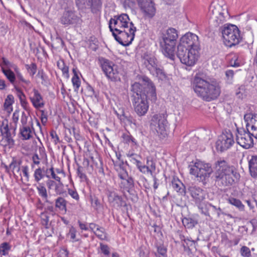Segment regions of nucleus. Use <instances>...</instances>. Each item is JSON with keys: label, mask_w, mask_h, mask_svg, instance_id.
<instances>
[{"label": "nucleus", "mask_w": 257, "mask_h": 257, "mask_svg": "<svg viewBox=\"0 0 257 257\" xmlns=\"http://www.w3.org/2000/svg\"><path fill=\"white\" fill-rule=\"evenodd\" d=\"M144 85L136 82L132 85L131 99L135 112L139 116L147 113L149 105L148 100L155 102L157 98L156 87L148 77L143 78Z\"/></svg>", "instance_id": "obj_1"}, {"label": "nucleus", "mask_w": 257, "mask_h": 257, "mask_svg": "<svg viewBox=\"0 0 257 257\" xmlns=\"http://www.w3.org/2000/svg\"><path fill=\"white\" fill-rule=\"evenodd\" d=\"M192 87L197 95L207 102L216 99L221 93L218 82L215 80L209 81L198 76L194 77Z\"/></svg>", "instance_id": "obj_2"}, {"label": "nucleus", "mask_w": 257, "mask_h": 257, "mask_svg": "<svg viewBox=\"0 0 257 257\" xmlns=\"http://www.w3.org/2000/svg\"><path fill=\"white\" fill-rule=\"evenodd\" d=\"M216 181L222 186H227L232 185L240 178L239 174L233 166L223 158H219L214 164Z\"/></svg>", "instance_id": "obj_3"}, {"label": "nucleus", "mask_w": 257, "mask_h": 257, "mask_svg": "<svg viewBox=\"0 0 257 257\" xmlns=\"http://www.w3.org/2000/svg\"><path fill=\"white\" fill-rule=\"evenodd\" d=\"M178 35L177 30L174 28H169L163 34L160 45L165 55L172 60L175 57V47Z\"/></svg>", "instance_id": "obj_4"}, {"label": "nucleus", "mask_w": 257, "mask_h": 257, "mask_svg": "<svg viewBox=\"0 0 257 257\" xmlns=\"http://www.w3.org/2000/svg\"><path fill=\"white\" fill-rule=\"evenodd\" d=\"M224 44L232 47L239 44L241 40L240 31L234 25L225 24L220 28Z\"/></svg>", "instance_id": "obj_5"}, {"label": "nucleus", "mask_w": 257, "mask_h": 257, "mask_svg": "<svg viewBox=\"0 0 257 257\" xmlns=\"http://www.w3.org/2000/svg\"><path fill=\"white\" fill-rule=\"evenodd\" d=\"M125 28L120 30L117 33L113 32V36L115 40L123 46H128L134 40L136 28L132 22H130Z\"/></svg>", "instance_id": "obj_6"}, {"label": "nucleus", "mask_w": 257, "mask_h": 257, "mask_svg": "<svg viewBox=\"0 0 257 257\" xmlns=\"http://www.w3.org/2000/svg\"><path fill=\"white\" fill-rule=\"evenodd\" d=\"M143 64L153 76L164 80L166 76L157 59L153 56L147 55L143 59Z\"/></svg>", "instance_id": "obj_7"}, {"label": "nucleus", "mask_w": 257, "mask_h": 257, "mask_svg": "<svg viewBox=\"0 0 257 257\" xmlns=\"http://www.w3.org/2000/svg\"><path fill=\"white\" fill-rule=\"evenodd\" d=\"M177 56L180 61L188 66L194 65L198 59L199 51L196 49H190L181 46H178Z\"/></svg>", "instance_id": "obj_8"}, {"label": "nucleus", "mask_w": 257, "mask_h": 257, "mask_svg": "<svg viewBox=\"0 0 257 257\" xmlns=\"http://www.w3.org/2000/svg\"><path fill=\"white\" fill-rule=\"evenodd\" d=\"M190 173L199 178L200 181H203L210 177L212 172V169L210 164L198 161L194 165L189 166Z\"/></svg>", "instance_id": "obj_9"}, {"label": "nucleus", "mask_w": 257, "mask_h": 257, "mask_svg": "<svg viewBox=\"0 0 257 257\" xmlns=\"http://www.w3.org/2000/svg\"><path fill=\"white\" fill-rule=\"evenodd\" d=\"M167 114L166 112L156 114L153 116L151 120V126L154 128L158 135L165 137L166 135V127L168 121Z\"/></svg>", "instance_id": "obj_10"}, {"label": "nucleus", "mask_w": 257, "mask_h": 257, "mask_svg": "<svg viewBox=\"0 0 257 257\" xmlns=\"http://www.w3.org/2000/svg\"><path fill=\"white\" fill-rule=\"evenodd\" d=\"M98 61L107 78L112 81H116L118 77L117 66L113 62L103 57L99 58Z\"/></svg>", "instance_id": "obj_11"}, {"label": "nucleus", "mask_w": 257, "mask_h": 257, "mask_svg": "<svg viewBox=\"0 0 257 257\" xmlns=\"http://www.w3.org/2000/svg\"><path fill=\"white\" fill-rule=\"evenodd\" d=\"M234 143L233 135L228 130L225 131L218 137L216 142V148L218 151L223 152L229 149Z\"/></svg>", "instance_id": "obj_12"}, {"label": "nucleus", "mask_w": 257, "mask_h": 257, "mask_svg": "<svg viewBox=\"0 0 257 257\" xmlns=\"http://www.w3.org/2000/svg\"><path fill=\"white\" fill-rule=\"evenodd\" d=\"M236 140L239 145L245 149L251 148L253 146V140L248 130L244 128H237Z\"/></svg>", "instance_id": "obj_13"}, {"label": "nucleus", "mask_w": 257, "mask_h": 257, "mask_svg": "<svg viewBox=\"0 0 257 257\" xmlns=\"http://www.w3.org/2000/svg\"><path fill=\"white\" fill-rule=\"evenodd\" d=\"M130 19L127 14H122L120 15L114 16L111 18L109 22V28L113 34V32L117 33L120 30L125 28L130 22Z\"/></svg>", "instance_id": "obj_14"}, {"label": "nucleus", "mask_w": 257, "mask_h": 257, "mask_svg": "<svg viewBox=\"0 0 257 257\" xmlns=\"http://www.w3.org/2000/svg\"><path fill=\"white\" fill-rule=\"evenodd\" d=\"M178 46H181L186 48H190V49H195L197 51L200 49V43L198 36L191 33H187L182 36Z\"/></svg>", "instance_id": "obj_15"}, {"label": "nucleus", "mask_w": 257, "mask_h": 257, "mask_svg": "<svg viewBox=\"0 0 257 257\" xmlns=\"http://www.w3.org/2000/svg\"><path fill=\"white\" fill-rule=\"evenodd\" d=\"M75 4L78 9L83 11L91 9L93 13L101 7L100 0H75Z\"/></svg>", "instance_id": "obj_16"}, {"label": "nucleus", "mask_w": 257, "mask_h": 257, "mask_svg": "<svg viewBox=\"0 0 257 257\" xmlns=\"http://www.w3.org/2000/svg\"><path fill=\"white\" fill-rule=\"evenodd\" d=\"M222 7L219 4L213 5L211 4L209 9V14L212 19H215L216 23V26H219L220 24H222L225 21V17L223 16Z\"/></svg>", "instance_id": "obj_17"}, {"label": "nucleus", "mask_w": 257, "mask_h": 257, "mask_svg": "<svg viewBox=\"0 0 257 257\" xmlns=\"http://www.w3.org/2000/svg\"><path fill=\"white\" fill-rule=\"evenodd\" d=\"M16 129V127L14 128L13 133L12 134L8 123L5 124L4 122H3L1 126V132L3 137L4 142H6L5 145L8 146L9 148H13L15 145V141L13 137L15 136Z\"/></svg>", "instance_id": "obj_18"}, {"label": "nucleus", "mask_w": 257, "mask_h": 257, "mask_svg": "<svg viewBox=\"0 0 257 257\" xmlns=\"http://www.w3.org/2000/svg\"><path fill=\"white\" fill-rule=\"evenodd\" d=\"M81 21L75 12L71 10L65 11L60 18L61 23L65 26L80 24Z\"/></svg>", "instance_id": "obj_19"}, {"label": "nucleus", "mask_w": 257, "mask_h": 257, "mask_svg": "<svg viewBox=\"0 0 257 257\" xmlns=\"http://www.w3.org/2000/svg\"><path fill=\"white\" fill-rule=\"evenodd\" d=\"M143 10L145 16L148 18H152L156 13L154 3L152 0H147L139 5Z\"/></svg>", "instance_id": "obj_20"}, {"label": "nucleus", "mask_w": 257, "mask_h": 257, "mask_svg": "<svg viewBox=\"0 0 257 257\" xmlns=\"http://www.w3.org/2000/svg\"><path fill=\"white\" fill-rule=\"evenodd\" d=\"M189 190L195 204L203 201L205 199L204 192L200 188L196 186H191L189 187Z\"/></svg>", "instance_id": "obj_21"}, {"label": "nucleus", "mask_w": 257, "mask_h": 257, "mask_svg": "<svg viewBox=\"0 0 257 257\" xmlns=\"http://www.w3.org/2000/svg\"><path fill=\"white\" fill-rule=\"evenodd\" d=\"M34 95L33 96H30V99L36 108H42L44 105L43 99L42 95L39 93L38 90L34 88L33 90Z\"/></svg>", "instance_id": "obj_22"}, {"label": "nucleus", "mask_w": 257, "mask_h": 257, "mask_svg": "<svg viewBox=\"0 0 257 257\" xmlns=\"http://www.w3.org/2000/svg\"><path fill=\"white\" fill-rule=\"evenodd\" d=\"M115 170L118 173V176L121 179H126L128 177V173L124 167L123 161H115L114 163Z\"/></svg>", "instance_id": "obj_23"}, {"label": "nucleus", "mask_w": 257, "mask_h": 257, "mask_svg": "<svg viewBox=\"0 0 257 257\" xmlns=\"http://www.w3.org/2000/svg\"><path fill=\"white\" fill-rule=\"evenodd\" d=\"M108 199L110 203H113L117 206H121L123 205V201L122 197L114 191H110L108 194Z\"/></svg>", "instance_id": "obj_24"}, {"label": "nucleus", "mask_w": 257, "mask_h": 257, "mask_svg": "<svg viewBox=\"0 0 257 257\" xmlns=\"http://www.w3.org/2000/svg\"><path fill=\"white\" fill-rule=\"evenodd\" d=\"M173 188L182 195L185 194V187L178 178L173 177L172 180Z\"/></svg>", "instance_id": "obj_25"}, {"label": "nucleus", "mask_w": 257, "mask_h": 257, "mask_svg": "<svg viewBox=\"0 0 257 257\" xmlns=\"http://www.w3.org/2000/svg\"><path fill=\"white\" fill-rule=\"evenodd\" d=\"M33 123L31 122L32 128L29 126H22L20 127V134L23 140H30L33 137Z\"/></svg>", "instance_id": "obj_26"}, {"label": "nucleus", "mask_w": 257, "mask_h": 257, "mask_svg": "<svg viewBox=\"0 0 257 257\" xmlns=\"http://www.w3.org/2000/svg\"><path fill=\"white\" fill-rule=\"evenodd\" d=\"M249 170L251 176L257 178V156H253L248 162Z\"/></svg>", "instance_id": "obj_27"}, {"label": "nucleus", "mask_w": 257, "mask_h": 257, "mask_svg": "<svg viewBox=\"0 0 257 257\" xmlns=\"http://www.w3.org/2000/svg\"><path fill=\"white\" fill-rule=\"evenodd\" d=\"M196 205L202 214L211 218L209 210L211 208V204L202 201Z\"/></svg>", "instance_id": "obj_28"}, {"label": "nucleus", "mask_w": 257, "mask_h": 257, "mask_svg": "<svg viewBox=\"0 0 257 257\" xmlns=\"http://www.w3.org/2000/svg\"><path fill=\"white\" fill-rule=\"evenodd\" d=\"M21 163L22 161L21 160L17 161L13 159V161L10 164V168L12 170V172L15 177H17L16 175V173L19 174L20 176L22 177L21 173H20ZM21 180H22V177H21Z\"/></svg>", "instance_id": "obj_29"}, {"label": "nucleus", "mask_w": 257, "mask_h": 257, "mask_svg": "<svg viewBox=\"0 0 257 257\" xmlns=\"http://www.w3.org/2000/svg\"><path fill=\"white\" fill-rule=\"evenodd\" d=\"M256 114H254L251 113L245 114L244 115V120L246 123L245 127L247 130H248V127L252 124H253L254 122H257L256 119Z\"/></svg>", "instance_id": "obj_30"}, {"label": "nucleus", "mask_w": 257, "mask_h": 257, "mask_svg": "<svg viewBox=\"0 0 257 257\" xmlns=\"http://www.w3.org/2000/svg\"><path fill=\"white\" fill-rule=\"evenodd\" d=\"M39 151L40 153L39 155L37 153H35L32 157L33 163L37 165L40 164V161L42 160L44 157H47L44 148H40Z\"/></svg>", "instance_id": "obj_31"}, {"label": "nucleus", "mask_w": 257, "mask_h": 257, "mask_svg": "<svg viewBox=\"0 0 257 257\" xmlns=\"http://www.w3.org/2000/svg\"><path fill=\"white\" fill-rule=\"evenodd\" d=\"M73 73L74 74L72 78V82L74 87V91H77L80 86L81 81L78 74V71L76 68H73Z\"/></svg>", "instance_id": "obj_32"}, {"label": "nucleus", "mask_w": 257, "mask_h": 257, "mask_svg": "<svg viewBox=\"0 0 257 257\" xmlns=\"http://www.w3.org/2000/svg\"><path fill=\"white\" fill-rule=\"evenodd\" d=\"M66 204L67 201L61 197H59L55 200V207L65 212L67 211Z\"/></svg>", "instance_id": "obj_33"}, {"label": "nucleus", "mask_w": 257, "mask_h": 257, "mask_svg": "<svg viewBox=\"0 0 257 257\" xmlns=\"http://www.w3.org/2000/svg\"><path fill=\"white\" fill-rule=\"evenodd\" d=\"M4 74L13 84H14L16 80V76L15 73L11 70V69H5L4 67L2 68V71Z\"/></svg>", "instance_id": "obj_34"}, {"label": "nucleus", "mask_w": 257, "mask_h": 257, "mask_svg": "<svg viewBox=\"0 0 257 257\" xmlns=\"http://www.w3.org/2000/svg\"><path fill=\"white\" fill-rule=\"evenodd\" d=\"M227 202L229 204L235 206L239 210H244V205L242 203L240 200L233 197H229L227 199Z\"/></svg>", "instance_id": "obj_35"}, {"label": "nucleus", "mask_w": 257, "mask_h": 257, "mask_svg": "<svg viewBox=\"0 0 257 257\" xmlns=\"http://www.w3.org/2000/svg\"><path fill=\"white\" fill-rule=\"evenodd\" d=\"M182 221L184 226L187 228H192L198 223L196 220L191 217H184Z\"/></svg>", "instance_id": "obj_36"}, {"label": "nucleus", "mask_w": 257, "mask_h": 257, "mask_svg": "<svg viewBox=\"0 0 257 257\" xmlns=\"http://www.w3.org/2000/svg\"><path fill=\"white\" fill-rule=\"evenodd\" d=\"M37 189L39 195L43 198L46 202L49 203L48 200V194L46 187L43 184H39L38 186H37Z\"/></svg>", "instance_id": "obj_37"}, {"label": "nucleus", "mask_w": 257, "mask_h": 257, "mask_svg": "<svg viewBox=\"0 0 257 257\" xmlns=\"http://www.w3.org/2000/svg\"><path fill=\"white\" fill-rule=\"evenodd\" d=\"M57 66L63 73V75L66 78L69 77V68L66 66L63 61H58L57 62Z\"/></svg>", "instance_id": "obj_38"}, {"label": "nucleus", "mask_w": 257, "mask_h": 257, "mask_svg": "<svg viewBox=\"0 0 257 257\" xmlns=\"http://www.w3.org/2000/svg\"><path fill=\"white\" fill-rule=\"evenodd\" d=\"M95 235L101 240H105L107 239V233L105 229L101 226L98 227L94 232Z\"/></svg>", "instance_id": "obj_39"}, {"label": "nucleus", "mask_w": 257, "mask_h": 257, "mask_svg": "<svg viewBox=\"0 0 257 257\" xmlns=\"http://www.w3.org/2000/svg\"><path fill=\"white\" fill-rule=\"evenodd\" d=\"M127 156L130 158V161L136 164L137 167L142 163L140 161L141 157L139 155L129 153L127 154Z\"/></svg>", "instance_id": "obj_40"}, {"label": "nucleus", "mask_w": 257, "mask_h": 257, "mask_svg": "<svg viewBox=\"0 0 257 257\" xmlns=\"http://www.w3.org/2000/svg\"><path fill=\"white\" fill-rule=\"evenodd\" d=\"M120 119L122 121L127 122L129 124L134 123L135 120L133 117L129 114L125 113L123 111H122V114L120 115Z\"/></svg>", "instance_id": "obj_41"}, {"label": "nucleus", "mask_w": 257, "mask_h": 257, "mask_svg": "<svg viewBox=\"0 0 257 257\" xmlns=\"http://www.w3.org/2000/svg\"><path fill=\"white\" fill-rule=\"evenodd\" d=\"M11 249V246L9 243L3 242L0 245V254L3 255L8 254V252Z\"/></svg>", "instance_id": "obj_42"}, {"label": "nucleus", "mask_w": 257, "mask_h": 257, "mask_svg": "<svg viewBox=\"0 0 257 257\" xmlns=\"http://www.w3.org/2000/svg\"><path fill=\"white\" fill-rule=\"evenodd\" d=\"M156 257H167V248L163 245L157 246V252L155 253Z\"/></svg>", "instance_id": "obj_43"}, {"label": "nucleus", "mask_w": 257, "mask_h": 257, "mask_svg": "<svg viewBox=\"0 0 257 257\" xmlns=\"http://www.w3.org/2000/svg\"><path fill=\"white\" fill-rule=\"evenodd\" d=\"M34 177L35 180L37 182H39L44 177V174H43V170L40 167L36 169L34 173Z\"/></svg>", "instance_id": "obj_44"}, {"label": "nucleus", "mask_w": 257, "mask_h": 257, "mask_svg": "<svg viewBox=\"0 0 257 257\" xmlns=\"http://www.w3.org/2000/svg\"><path fill=\"white\" fill-rule=\"evenodd\" d=\"M236 97L239 99H243L246 96L245 87L244 85H241L236 90L235 92Z\"/></svg>", "instance_id": "obj_45"}, {"label": "nucleus", "mask_w": 257, "mask_h": 257, "mask_svg": "<svg viewBox=\"0 0 257 257\" xmlns=\"http://www.w3.org/2000/svg\"><path fill=\"white\" fill-rule=\"evenodd\" d=\"M18 95L20 99L21 104L22 106L26 109V107L28 105V102L26 99V96L24 93L21 91L20 89L17 90Z\"/></svg>", "instance_id": "obj_46"}, {"label": "nucleus", "mask_w": 257, "mask_h": 257, "mask_svg": "<svg viewBox=\"0 0 257 257\" xmlns=\"http://www.w3.org/2000/svg\"><path fill=\"white\" fill-rule=\"evenodd\" d=\"M25 67L31 76H33L36 74L37 67L35 63H33L30 65L26 64Z\"/></svg>", "instance_id": "obj_47"}, {"label": "nucleus", "mask_w": 257, "mask_h": 257, "mask_svg": "<svg viewBox=\"0 0 257 257\" xmlns=\"http://www.w3.org/2000/svg\"><path fill=\"white\" fill-rule=\"evenodd\" d=\"M248 131L252 137H253L257 139V122H254L253 124L250 125Z\"/></svg>", "instance_id": "obj_48"}, {"label": "nucleus", "mask_w": 257, "mask_h": 257, "mask_svg": "<svg viewBox=\"0 0 257 257\" xmlns=\"http://www.w3.org/2000/svg\"><path fill=\"white\" fill-rule=\"evenodd\" d=\"M240 253L241 255L243 257L251 256L250 250L248 247L246 246H243L241 247L240 249Z\"/></svg>", "instance_id": "obj_49"}, {"label": "nucleus", "mask_w": 257, "mask_h": 257, "mask_svg": "<svg viewBox=\"0 0 257 257\" xmlns=\"http://www.w3.org/2000/svg\"><path fill=\"white\" fill-rule=\"evenodd\" d=\"M137 168L139 171L143 174L149 173L151 176L154 175V174L151 172V170H150L146 165H143L142 163L137 167Z\"/></svg>", "instance_id": "obj_50"}, {"label": "nucleus", "mask_w": 257, "mask_h": 257, "mask_svg": "<svg viewBox=\"0 0 257 257\" xmlns=\"http://www.w3.org/2000/svg\"><path fill=\"white\" fill-rule=\"evenodd\" d=\"M2 61V63H0V66L2 69L3 67L5 68V69H11V68L13 67V64L6 58L3 57Z\"/></svg>", "instance_id": "obj_51"}, {"label": "nucleus", "mask_w": 257, "mask_h": 257, "mask_svg": "<svg viewBox=\"0 0 257 257\" xmlns=\"http://www.w3.org/2000/svg\"><path fill=\"white\" fill-rule=\"evenodd\" d=\"M64 186L63 183L61 182V180H60V182L57 183L56 185L55 186V191L57 195H61L64 193L63 191Z\"/></svg>", "instance_id": "obj_52"}, {"label": "nucleus", "mask_w": 257, "mask_h": 257, "mask_svg": "<svg viewBox=\"0 0 257 257\" xmlns=\"http://www.w3.org/2000/svg\"><path fill=\"white\" fill-rule=\"evenodd\" d=\"M14 96L11 95H8L6 99L5 102L4 104V106L6 108H8L10 107L12 104L14 102Z\"/></svg>", "instance_id": "obj_53"}, {"label": "nucleus", "mask_w": 257, "mask_h": 257, "mask_svg": "<svg viewBox=\"0 0 257 257\" xmlns=\"http://www.w3.org/2000/svg\"><path fill=\"white\" fill-rule=\"evenodd\" d=\"M147 165L146 166L149 168V169L151 170V172L154 174V172L156 170V164L152 160H150L149 158H147Z\"/></svg>", "instance_id": "obj_54"}, {"label": "nucleus", "mask_w": 257, "mask_h": 257, "mask_svg": "<svg viewBox=\"0 0 257 257\" xmlns=\"http://www.w3.org/2000/svg\"><path fill=\"white\" fill-rule=\"evenodd\" d=\"M100 248L101 252L106 256H108L110 254V248L109 246L106 245L101 243L100 244Z\"/></svg>", "instance_id": "obj_55"}, {"label": "nucleus", "mask_w": 257, "mask_h": 257, "mask_svg": "<svg viewBox=\"0 0 257 257\" xmlns=\"http://www.w3.org/2000/svg\"><path fill=\"white\" fill-rule=\"evenodd\" d=\"M37 76L41 78L42 80V84H45L47 82V76L45 74L43 70H39Z\"/></svg>", "instance_id": "obj_56"}, {"label": "nucleus", "mask_w": 257, "mask_h": 257, "mask_svg": "<svg viewBox=\"0 0 257 257\" xmlns=\"http://www.w3.org/2000/svg\"><path fill=\"white\" fill-rule=\"evenodd\" d=\"M41 218L42 224L44 225L46 228H48V224L49 221V216L46 214L42 213H41Z\"/></svg>", "instance_id": "obj_57"}, {"label": "nucleus", "mask_w": 257, "mask_h": 257, "mask_svg": "<svg viewBox=\"0 0 257 257\" xmlns=\"http://www.w3.org/2000/svg\"><path fill=\"white\" fill-rule=\"evenodd\" d=\"M22 173L24 176V177L26 178V180L27 181H28L29 180L30 175L29 173V167L27 165L25 166H22L21 168Z\"/></svg>", "instance_id": "obj_58"}, {"label": "nucleus", "mask_w": 257, "mask_h": 257, "mask_svg": "<svg viewBox=\"0 0 257 257\" xmlns=\"http://www.w3.org/2000/svg\"><path fill=\"white\" fill-rule=\"evenodd\" d=\"M227 83H231L234 76V72L232 70H228L225 72Z\"/></svg>", "instance_id": "obj_59"}, {"label": "nucleus", "mask_w": 257, "mask_h": 257, "mask_svg": "<svg viewBox=\"0 0 257 257\" xmlns=\"http://www.w3.org/2000/svg\"><path fill=\"white\" fill-rule=\"evenodd\" d=\"M91 205L95 209H98L100 206V203L96 197L91 198Z\"/></svg>", "instance_id": "obj_60"}, {"label": "nucleus", "mask_w": 257, "mask_h": 257, "mask_svg": "<svg viewBox=\"0 0 257 257\" xmlns=\"http://www.w3.org/2000/svg\"><path fill=\"white\" fill-rule=\"evenodd\" d=\"M125 180L126 182V188L131 189L134 187V180L132 177H128V176L126 178V179H123Z\"/></svg>", "instance_id": "obj_61"}, {"label": "nucleus", "mask_w": 257, "mask_h": 257, "mask_svg": "<svg viewBox=\"0 0 257 257\" xmlns=\"http://www.w3.org/2000/svg\"><path fill=\"white\" fill-rule=\"evenodd\" d=\"M50 136L53 139V142L55 143V144H57L58 143L60 142L59 137L55 131H51L50 132Z\"/></svg>", "instance_id": "obj_62"}, {"label": "nucleus", "mask_w": 257, "mask_h": 257, "mask_svg": "<svg viewBox=\"0 0 257 257\" xmlns=\"http://www.w3.org/2000/svg\"><path fill=\"white\" fill-rule=\"evenodd\" d=\"M41 114V120L42 121V123L45 125L46 122H47L48 117L46 113H45L44 110H41L40 111Z\"/></svg>", "instance_id": "obj_63"}, {"label": "nucleus", "mask_w": 257, "mask_h": 257, "mask_svg": "<svg viewBox=\"0 0 257 257\" xmlns=\"http://www.w3.org/2000/svg\"><path fill=\"white\" fill-rule=\"evenodd\" d=\"M69 194L74 199L78 200L79 199V195L75 190L72 189H68Z\"/></svg>", "instance_id": "obj_64"}]
</instances>
